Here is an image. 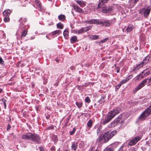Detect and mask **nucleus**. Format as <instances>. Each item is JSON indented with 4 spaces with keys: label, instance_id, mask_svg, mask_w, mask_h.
Returning a JSON list of instances; mask_svg holds the SVG:
<instances>
[{
    "label": "nucleus",
    "instance_id": "f257e3e1",
    "mask_svg": "<svg viewBox=\"0 0 151 151\" xmlns=\"http://www.w3.org/2000/svg\"><path fill=\"white\" fill-rule=\"evenodd\" d=\"M22 138L24 140H31L37 144L41 143V138L39 135L31 132L27 133L22 136Z\"/></svg>",
    "mask_w": 151,
    "mask_h": 151
},
{
    "label": "nucleus",
    "instance_id": "f03ea898",
    "mask_svg": "<svg viewBox=\"0 0 151 151\" xmlns=\"http://www.w3.org/2000/svg\"><path fill=\"white\" fill-rule=\"evenodd\" d=\"M109 0H99L97 8L101 9L102 12L104 13H107L111 11L112 10V8L110 6L107 8L106 6L104 4L107 3Z\"/></svg>",
    "mask_w": 151,
    "mask_h": 151
},
{
    "label": "nucleus",
    "instance_id": "7ed1b4c3",
    "mask_svg": "<svg viewBox=\"0 0 151 151\" xmlns=\"http://www.w3.org/2000/svg\"><path fill=\"white\" fill-rule=\"evenodd\" d=\"M117 132L114 130L110 133L109 132L107 131L103 133V135L104 137V139L103 140V143H106L108 142L114 135L116 134Z\"/></svg>",
    "mask_w": 151,
    "mask_h": 151
},
{
    "label": "nucleus",
    "instance_id": "20e7f679",
    "mask_svg": "<svg viewBox=\"0 0 151 151\" xmlns=\"http://www.w3.org/2000/svg\"><path fill=\"white\" fill-rule=\"evenodd\" d=\"M151 10V7L148 6L147 7H145L141 9L139 12V13L143 15L145 18H147L150 13Z\"/></svg>",
    "mask_w": 151,
    "mask_h": 151
},
{
    "label": "nucleus",
    "instance_id": "39448f33",
    "mask_svg": "<svg viewBox=\"0 0 151 151\" xmlns=\"http://www.w3.org/2000/svg\"><path fill=\"white\" fill-rule=\"evenodd\" d=\"M122 114H121L117 118H116L108 125V127L109 128L114 127L118 124V123L120 121L121 123L122 122Z\"/></svg>",
    "mask_w": 151,
    "mask_h": 151
},
{
    "label": "nucleus",
    "instance_id": "423d86ee",
    "mask_svg": "<svg viewBox=\"0 0 151 151\" xmlns=\"http://www.w3.org/2000/svg\"><path fill=\"white\" fill-rule=\"evenodd\" d=\"M27 19L25 17H20L19 19V28L21 30H22L23 29L26 27V26L24 25L27 22Z\"/></svg>",
    "mask_w": 151,
    "mask_h": 151
},
{
    "label": "nucleus",
    "instance_id": "0eeeda50",
    "mask_svg": "<svg viewBox=\"0 0 151 151\" xmlns=\"http://www.w3.org/2000/svg\"><path fill=\"white\" fill-rule=\"evenodd\" d=\"M121 110L120 108H116L109 112L108 114L113 119L116 115L119 113Z\"/></svg>",
    "mask_w": 151,
    "mask_h": 151
},
{
    "label": "nucleus",
    "instance_id": "6e6552de",
    "mask_svg": "<svg viewBox=\"0 0 151 151\" xmlns=\"http://www.w3.org/2000/svg\"><path fill=\"white\" fill-rule=\"evenodd\" d=\"M148 80V78H146L140 84H139L137 87H136L134 91L135 92H137L138 91L140 90L142 88L144 87L147 83V80Z\"/></svg>",
    "mask_w": 151,
    "mask_h": 151
},
{
    "label": "nucleus",
    "instance_id": "1a4fd4ad",
    "mask_svg": "<svg viewBox=\"0 0 151 151\" xmlns=\"http://www.w3.org/2000/svg\"><path fill=\"white\" fill-rule=\"evenodd\" d=\"M141 137L139 136L135 137L129 141L128 145L130 146L134 145L141 139Z\"/></svg>",
    "mask_w": 151,
    "mask_h": 151
},
{
    "label": "nucleus",
    "instance_id": "9d476101",
    "mask_svg": "<svg viewBox=\"0 0 151 151\" xmlns=\"http://www.w3.org/2000/svg\"><path fill=\"white\" fill-rule=\"evenodd\" d=\"M112 118L108 114L105 118V120L104 121L102 122L103 124L105 125L107 123L109 122Z\"/></svg>",
    "mask_w": 151,
    "mask_h": 151
},
{
    "label": "nucleus",
    "instance_id": "9b49d317",
    "mask_svg": "<svg viewBox=\"0 0 151 151\" xmlns=\"http://www.w3.org/2000/svg\"><path fill=\"white\" fill-rule=\"evenodd\" d=\"M97 19H92L88 20H86L85 21V22L87 24H97Z\"/></svg>",
    "mask_w": 151,
    "mask_h": 151
},
{
    "label": "nucleus",
    "instance_id": "f8f14e48",
    "mask_svg": "<svg viewBox=\"0 0 151 151\" xmlns=\"http://www.w3.org/2000/svg\"><path fill=\"white\" fill-rule=\"evenodd\" d=\"M73 7L75 11L79 13H83L84 12L82 9L80 8L78 6L75 5L73 6Z\"/></svg>",
    "mask_w": 151,
    "mask_h": 151
},
{
    "label": "nucleus",
    "instance_id": "ddd939ff",
    "mask_svg": "<svg viewBox=\"0 0 151 151\" xmlns=\"http://www.w3.org/2000/svg\"><path fill=\"white\" fill-rule=\"evenodd\" d=\"M68 30V29L66 28L64 30L63 32L64 37L66 39H68L69 38Z\"/></svg>",
    "mask_w": 151,
    "mask_h": 151
},
{
    "label": "nucleus",
    "instance_id": "4468645a",
    "mask_svg": "<svg viewBox=\"0 0 151 151\" xmlns=\"http://www.w3.org/2000/svg\"><path fill=\"white\" fill-rule=\"evenodd\" d=\"M98 22L97 23V24H103V25H105L106 26H109L110 25V23H109L107 21L102 22L100 21L99 20L97 19Z\"/></svg>",
    "mask_w": 151,
    "mask_h": 151
},
{
    "label": "nucleus",
    "instance_id": "2eb2a0df",
    "mask_svg": "<svg viewBox=\"0 0 151 151\" xmlns=\"http://www.w3.org/2000/svg\"><path fill=\"white\" fill-rule=\"evenodd\" d=\"M150 56H147L145 58V59L141 62L144 65H146L150 61Z\"/></svg>",
    "mask_w": 151,
    "mask_h": 151
},
{
    "label": "nucleus",
    "instance_id": "dca6fc26",
    "mask_svg": "<svg viewBox=\"0 0 151 151\" xmlns=\"http://www.w3.org/2000/svg\"><path fill=\"white\" fill-rule=\"evenodd\" d=\"M144 65L143 64L141 63L137 65L135 67H134L133 69L134 71H136L140 69L141 68L143 67Z\"/></svg>",
    "mask_w": 151,
    "mask_h": 151
},
{
    "label": "nucleus",
    "instance_id": "f3484780",
    "mask_svg": "<svg viewBox=\"0 0 151 151\" xmlns=\"http://www.w3.org/2000/svg\"><path fill=\"white\" fill-rule=\"evenodd\" d=\"M78 146V143L77 142H72L71 148L72 150H76Z\"/></svg>",
    "mask_w": 151,
    "mask_h": 151
},
{
    "label": "nucleus",
    "instance_id": "a211bd4d",
    "mask_svg": "<svg viewBox=\"0 0 151 151\" xmlns=\"http://www.w3.org/2000/svg\"><path fill=\"white\" fill-rule=\"evenodd\" d=\"M28 31V28H26L22 30L21 36V38L24 37L26 36L27 33Z\"/></svg>",
    "mask_w": 151,
    "mask_h": 151
},
{
    "label": "nucleus",
    "instance_id": "6ab92c4d",
    "mask_svg": "<svg viewBox=\"0 0 151 151\" xmlns=\"http://www.w3.org/2000/svg\"><path fill=\"white\" fill-rule=\"evenodd\" d=\"M150 71L148 70V68H147L144 70L142 72V73H144L145 77L147 76L150 73Z\"/></svg>",
    "mask_w": 151,
    "mask_h": 151
},
{
    "label": "nucleus",
    "instance_id": "aec40b11",
    "mask_svg": "<svg viewBox=\"0 0 151 151\" xmlns=\"http://www.w3.org/2000/svg\"><path fill=\"white\" fill-rule=\"evenodd\" d=\"M66 17L64 15L60 14L58 16V19L61 21H64L65 20Z\"/></svg>",
    "mask_w": 151,
    "mask_h": 151
},
{
    "label": "nucleus",
    "instance_id": "412c9836",
    "mask_svg": "<svg viewBox=\"0 0 151 151\" xmlns=\"http://www.w3.org/2000/svg\"><path fill=\"white\" fill-rule=\"evenodd\" d=\"M76 104L79 109L81 108L83 105V102L81 100H80L79 101L76 102Z\"/></svg>",
    "mask_w": 151,
    "mask_h": 151
},
{
    "label": "nucleus",
    "instance_id": "4be33fe9",
    "mask_svg": "<svg viewBox=\"0 0 151 151\" xmlns=\"http://www.w3.org/2000/svg\"><path fill=\"white\" fill-rule=\"evenodd\" d=\"M104 139V137L103 136V134H102L99 138H98L96 140V142H103L101 141L103 140Z\"/></svg>",
    "mask_w": 151,
    "mask_h": 151
},
{
    "label": "nucleus",
    "instance_id": "5701e85b",
    "mask_svg": "<svg viewBox=\"0 0 151 151\" xmlns=\"http://www.w3.org/2000/svg\"><path fill=\"white\" fill-rule=\"evenodd\" d=\"M77 39V37L76 36H73L70 39V42L71 43H73L75 42Z\"/></svg>",
    "mask_w": 151,
    "mask_h": 151
},
{
    "label": "nucleus",
    "instance_id": "b1692460",
    "mask_svg": "<svg viewBox=\"0 0 151 151\" xmlns=\"http://www.w3.org/2000/svg\"><path fill=\"white\" fill-rule=\"evenodd\" d=\"M134 27L133 25L130 24L128 25L126 29V30L127 32H131L133 29Z\"/></svg>",
    "mask_w": 151,
    "mask_h": 151
},
{
    "label": "nucleus",
    "instance_id": "393cba45",
    "mask_svg": "<svg viewBox=\"0 0 151 151\" xmlns=\"http://www.w3.org/2000/svg\"><path fill=\"white\" fill-rule=\"evenodd\" d=\"M11 13V11L9 9L5 10L3 12V14L4 16H7L9 14Z\"/></svg>",
    "mask_w": 151,
    "mask_h": 151
},
{
    "label": "nucleus",
    "instance_id": "a878e982",
    "mask_svg": "<svg viewBox=\"0 0 151 151\" xmlns=\"http://www.w3.org/2000/svg\"><path fill=\"white\" fill-rule=\"evenodd\" d=\"M76 2V3L78 4L81 6H84L85 5L84 2L83 1L77 0Z\"/></svg>",
    "mask_w": 151,
    "mask_h": 151
},
{
    "label": "nucleus",
    "instance_id": "bb28decb",
    "mask_svg": "<svg viewBox=\"0 0 151 151\" xmlns=\"http://www.w3.org/2000/svg\"><path fill=\"white\" fill-rule=\"evenodd\" d=\"M61 33V31L60 30H57L52 32L51 33L52 35H54L57 34H59Z\"/></svg>",
    "mask_w": 151,
    "mask_h": 151
},
{
    "label": "nucleus",
    "instance_id": "cd10ccee",
    "mask_svg": "<svg viewBox=\"0 0 151 151\" xmlns=\"http://www.w3.org/2000/svg\"><path fill=\"white\" fill-rule=\"evenodd\" d=\"M93 123V121L91 119L89 120L87 124L88 127L89 128L91 127L92 126Z\"/></svg>",
    "mask_w": 151,
    "mask_h": 151
},
{
    "label": "nucleus",
    "instance_id": "c85d7f7f",
    "mask_svg": "<svg viewBox=\"0 0 151 151\" xmlns=\"http://www.w3.org/2000/svg\"><path fill=\"white\" fill-rule=\"evenodd\" d=\"M57 28L60 29H62L64 27V26L63 24L61 23L60 22L59 23L57 24Z\"/></svg>",
    "mask_w": 151,
    "mask_h": 151
},
{
    "label": "nucleus",
    "instance_id": "c756f323",
    "mask_svg": "<svg viewBox=\"0 0 151 151\" xmlns=\"http://www.w3.org/2000/svg\"><path fill=\"white\" fill-rule=\"evenodd\" d=\"M52 140L54 141L55 143H56L58 140V137L57 136L54 135L52 136Z\"/></svg>",
    "mask_w": 151,
    "mask_h": 151
},
{
    "label": "nucleus",
    "instance_id": "7c9ffc66",
    "mask_svg": "<svg viewBox=\"0 0 151 151\" xmlns=\"http://www.w3.org/2000/svg\"><path fill=\"white\" fill-rule=\"evenodd\" d=\"M99 37L98 35H91L90 36V38L93 40H96L98 39Z\"/></svg>",
    "mask_w": 151,
    "mask_h": 151
},
{
    "label": "nucleus",
    "instance_id": "2f4dec72",
    "mask_svg": "<svg viewBox=\"0 0 151 151\" xmlns=\"http://www.w3.org/2000/svg\"><path fill=\"white\" fill-rule=\"evenodd\" d=\"M35 3L37 4L39 8H41V4L39 0H35Z\"/></svg>",
    "mask_w": 151,
    "mask_h": 151
},
{
    "label": "nucleus",
    "instance_id": "473e14b6",
    "mask_svg": "<svg viewBox=\"0 0 151 151\" xmlns=\"http://www.w3.org/2000/svg\"><path fill=\"white\" fill-rule=\"evenodd\" d=\"M144 73H142V72L139 76H137V78L139 79V78L141 79L144 78Z\"/></svg>",
    "mask_w": 151,
    "mask_h": 151
},
{
    "label": "nucleus",
    "instance_id": "72a5a7b5",
    "mask_svg": "<svg viewBox=\"0 0 151 151\" xmlns=\"http://www.w3.org/2000/svg\"><path fill=\"white\" fill-rule=\"evenodd\" d=\"M84 143L82 142H81L79 144V147L80 148H83L84 147Z\"/></svg>",
    "mask_w": 151,
    "mask_h": 151
},
{
    "label": "nucleus",
    "instance_id": "f704fd0d",
    "mask_svg": "<svg viewBox=\"0 0 151 151\" xmlns=\"http://www.w3.org/2000/svg\"><path fill=\"white\" fill-rule=\"evenodd\" d=\"M113 148L108 147L105 149L103 151H113Z\"/></svg>",
    "mask_w": 151,
    "mask_h": 151
},
{
    "label": "nucleus",
    "instance_id": "c9c22d12",
    "mask_svg": "<svg viewBox=\"0 0 151 151\" xmlns=\"http://www.w3.org/2000/svg\"><path fill=\"white\" fill-rule=\"evenodd\" d=\"M91 28V26H88L86 27L85 28H83L84 29V31L85 32H87L89 30H90Z\"/></svg>",
    "mask_w": 151,
    "mask_h": 151
},
{
    "label": "nucleus",
    "instance_id": "e433bc0d",
    "mask_svg": "<svg viewBox=\"0 0 151 151\" xmlns=\"http://www.w3.org/2000/svg\"><path fill=\"white\" fill-rule=\"evenodd\" d=\"M85 101L86 102L89 103L91 102V100L89 99L88 96H87L85 99Z\"/></svg>",
    "mask_w": 151,
    "mask_h": 151
},
{
    "label": "nucleus",
    "instance_id": "4c0bfd02",
    "mask_svg": "<svg viewBox=\"0 0 151 151\" xmlns=\"http://www.w3.org/2000/svg\"><path fill=\"white\" fill-rule=\"evenodd\" d=\"M71 115H69L65 120V121H66V123H68L69 122V120L71 118Z\"/></svg>",
    "mask_w": 151,
    "mask_h": 151
},
{
    "label": "nucleus",
    "instance_id": "58836bf2",
    "mask_svg": "<svg viewBox=\"0 0 151 151\" xmlns=\"http://www.w3.org/2000/svg\"><path fill=\"white\" fill-rule=\"evenodd\" d=\"M84 29L83 28L79 30L78 31V34H81L82 33L84 32Z\"/></svg>",
    "mask_w": 151,
    "mask_h": 151
},
{
    "label": "nucleus",
    "instance_id": "ea45409f",
    "mask_svg": "<svg viewBox=\"0 0 151 151\" xmlns=\"http://www.w3.org/2000/svg\"><path fill=\"white\" fill-rule=\"evenodd\" d=\"M76 129L75 128H74L73 129V130L72 131H70V135H73L76 132Z\"/></svg>",
    "mask_w": 151,
    "mask_h": 151
},
{
    "label": "nucleus",
    "instance_id": "a19ab883",
    "mask_svg": "<svg viewBox=\"0 0 151 151\" xmlns=\"http://www.w3.org/2000/svg\"><path fill=\"white\" fill-rule=\"evenodd\" d=\"M109 39L108 37H107L105 38L104 40H101V41L100 42H101L102 43L105 42H106L107 40H108Z\"/></svg>",
    "mask_w": 151,
    "mask_h": 151
},
{
    "label": "nucleus",
    "instance_id": "79ce46f5",
    "mask_svg": "<svg viewBox=\"0 0 151 151\" xmlns=\"http://www.w3.org/2000/svg\"><path fill=\"white\" fill-rule=\"evenodd\" d=\"M9 20V17H5L4 19V21L5 22H8Z\"/></svg>",
    "mask_w": 151,
    "mask_h": 151
},
{
    "label": "nucleus",
    "instance_id": "37998d69",
    "mask_svg": "<svg viewBox=\"0 0 151 151\" xmlns=\"http://www.w3.org/2000/svg\"><path fill=\"white\" fill-rule=\"evenodd\" d=\"M123 82V81H121V83L120 84H119V85H118L116 86V89H119V88L121 86V85H122V83H123V82Z\"/></svg>",
    "mask_w": 151,
    "mask_h": 151
},
{
    "label": "nucleus",
    "instance_id": "c03bdc74",
    "mask_svg": "<svg viewBox=\"0 0 151 151\" xmlns=\"http://www.w3.org/2000/svg\"><path fill=\"white\" fill-rule=\"evenodd\" d=\"M54 127L53 126V125H51V126L48 127L47 128V130H50V129L52 130V129H54Z\"/></svg>",
    "mask_w": 151,
    "mask_h": 151
},
{
    "label": "nucleus",
    "instance_id": "a18cd8bd",
    "mask_svg": "<svg viewBox=\"0 0 151 151\" xmlns=\"http://www.w3.org/2000/svg\"><path fill=\"white\" fill-rule=\"evenodd\" d=\"M4 63V61L2 58L0 57V63L2 64H3Z\"/></svg>",
    "mask_w": 151,
    "mask_h": 151
},
{
    "label": "nucleus",
    "instance_id": "49530a36",
    "mask_svg": "<svg viewBox=\"0 0 151 151\" xmlns=\"http://www.w3.org/2000/svg\"><path fill=\"white\" fill-rule=\"evenodd\" d=\"M50 150L51 151H54L55 150V146H52L50 148Z\"/></svg>",
    "mask_w": 151,
    "mask_h": 151
},
{
    "label": "nucleus",
    "instance_id": "de8ad7c7",
    "mask_svg": "<svg viewBox=\"0 0 151 151\" xmlns=\"http://www.w3.org/2000/svg\"><path fill=\"white\" fill-rule=\"evenodd\" d=\"M39 149L40 150V151H45L43 147H39Z\"/></svg>",
    "mask_w": 151,
    "mask_h": 151
},
{
    "label": "nucleus",
    "instance_id": "09e8293b",
    "mask_svg": "<svg viewBox=\"0 0 151 151\" xmlns=\"http://www.w3.org/2000/svg\"><path fill=\"white\" fill-rule=\"evenodd\" d=\"M11 125L9 124L7 126V131L9 130L11 128Z\"/></svg>",
    "mask_w": 151,
    "mask_h": 151
},
{
    "label": "nucleus",
    "instance_id": "8fccbe9b",
    "mask_svg": "<svg viewBox=\"0 0 151 151\" xmlns=\"http://www.w3.org/2000/svg\"><path fill=\"white\" fill-rule=\"evenodd\" d=\"M1 100L3 102V103H4V102H6V99L5 98L3 97L2 99Z\"/></svg>",
    "mask_w": 151,
    "mask_h": 151
},
{
    "label": "nucleus",
    "instance_id": "3c124183",
    "mask_svg": "<svg viewBox=\"0 0 151 151\" xmlns=\"http://www.w3.org/2000/svg\"><path fill=\"white\" fill-rule=\"evenodd\" d=\"M129 80V79H128L127 77L126 79L123 80V83H126L127 81Z\"/></svg>",
    "mask_w": 151,
    "mask_h": 151
},
{
    "label": "nucleus",
    "instance_id": "603ef678",
    "mask_svg": "<svg viewBox=\"0 0 151 151\" xmlns=\"http://www.w3.org/2000/svg\"><path fill=\"white\" fill-rule=\"evenodd\" d=\"M139 1V0H134L133 3L135 5Z\"/></svg>",
    "mask_w": 151,
    "mask_h": 151
},
{
    "label": "nucleus",
    "instance_id": "864d4df0",
    "mask_svg": "<svg viewBox=\"0 0 151 151\" xmlns=\"http://www.w3.org/2000/svg\"><path fill=\"white\" fill-rule=\"evenodd\" d=\"M133 76L132 75H130L128 77V79H131L132 78V77Z\"/></svg>",
    "mask_w": 151,
    "mask_h": 151
},
{
    "label": "nucleus",
    "instance_id": "5fc2aeb1",
    "mask_svg": "<svg viewBox=\"0 0 151 151\" xmlns=\"http://www.w3.org/2000/svg\"><path fill=\"white\" fill-rule=\"evenodd\" d=\"M59 81H58L56 82V83L54 84V85L56 86H58V83Z\"/></svg>",
    "mask_w": 151,
    "mask_h": 151
},
{
    "label": "nucleus",
    "instance_id": "6e6d98bb",
    "mask_svg": "<svg viewBox=\"0 0 151 151\" xmlns=\"http://www.w3.org/2000/svg\"><path fill=\"white\" fill-rule=\"evenodd\" d=\"M4 108L6 109V103L4 102Z\"/></svg>",
    "mask_w": 151,
    "mask_h": 151
},
{
    "label": "nucleus",
    "instance_id": "4d7b16f0",
    "mask_svg": "<svg viewBox=\"0 0 151 151\" xmlns=\"http://www.w3.org/2000/svg\"><path fill=\"white\" fill-rule=\"evenodd\" d=\"M101 101H102L103 100H104V96H102V97H101ZM104 102V101H103Z\"/></svg>",
    "mask_w": 151,
    "mask_h": 151
},
{
    "label": "nucleus",
    "instance_id": "13d9d810",
    "mask_svg": "<svg viewBox=\"0 0 151 151\" xmlns=\"http://www.w3.org/2000/svg\"><path fill=\"white\" fill-rule=\"evenodd\" d=\"M118 151H123V149H122V146H121V147L119 149Z\"/></svg>",
    "mask_w": 151,
    "mask_h": 151
},
{
    "label": "nucleus",
    "instance_id": "bf43d9fd",
    "mask_svg": "<svg viewBox=\"0 0 151 151\" xmlns=\"http://www.w3.org/2000/svg\"><path fill=\"white\" fill-rule=\"evenodd\" d=\"M3 91L2 89L0 88V93H1Z\"/></svg>",
    "mask_w": 151,
    "mask_h": 151
},
{
    "label": "nucleus",
    "instance_id": "052dcab7",
    "mask_svg": "<svg viewBox=\"0 0 151 151\" xmlns=\"http://www.w3.org/2000/svg\"><path fill=\"white\" fill-rule=\"evenodd\" d=\"M49 117H50L49 116H47L46 117V119H49Z\"/></svg>",
    "mask_w": 151,
    "mask_h": 151
},
{
    "label": "nucleus",
    "instance_id": "680f3d73",
    "mask_svg": "<svg viewBox=\"0 0 151 151\" xmlns=\"http://www.w3.org/2000/svg\"><path fill=\"white\" fill-rule=\"evenodd\" d=\"M93 147L91 149L90 151H93Z\"/></svg>",
    "mask_w": 151,
    "mask_h": 151
},
{
    "label": "nucleus",
    "instance_id": "e2e57ef3",
    "mask_svg": "<svg viewBox=\"0 0 151 151\" xmlns=\"http://www.w3.org/2000/svg\"><path fill=\"white\" fill-rule=\"evenodd\" d=\"M79 80H80V78H78V81H79Z\"/></svg>",
    "mask_w": 151,
    "mask_h": 151
},
{
    "label": "nucleus",
    "instance_id": "0e129e2a",
    "mask_svg": "<svg viewBox=\"0 0 151 151\" xmlns=\"http://www.w3.org/2000/svg\"><path fill=\"white\" fill-rule=\"evenodd\" d=\"M27 28H28L29 27V25H27Z\"/></svg>",
    "mask_w": 151,
    "mask_h": 151
},
{
    "label": "nucleus",
    "instance_id": "69168bd1",
    "mask_svg": "<svg viewBox=\"0 0 151 151\" xmlns=\"http://www.w3.org/2000/svg\"><path fill=\"white\" fill-rule=\"evenodd\" d=\"M119 70H117V73H118V72H119Z\"/></svg>",
    "mask_w": 151,
    "mask_h": 151
},
{
    "label": "nucleus",
    "instance_id": "338daca9",
    "mask_svg": "<svg viewBox=\"0 0 151 151\" xmlns=\"http://www.w3.org/2000/svg\"><path fill=\"white\" fill-rule=\"evenodd\" d=\"M96 104H95L94 105V106H96Z\"/></svg>",
    "mask_w": 151,
    "mask_h": 151
},
{
    "label": "nucleus",
    "instance_id": "774afa93",
    "mask_svg": "<svg viewBox=\"0 0 151 151\" xmlns=\"http://www.w3.org/2000/svg\"><path fill=\"white\" fill-rule=\"evenodd\" d=\"M95 151H99V150H96Z\"/></svg>",
    "mask_w": 151,
    "mask_h": 151
}]
</instances>
